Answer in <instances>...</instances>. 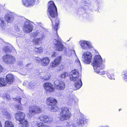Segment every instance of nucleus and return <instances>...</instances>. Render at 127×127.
Wrapping results in <instances>:
<instances>
[{
    "instance_id": "1",
    "label": "nucleus",
    "mask_w": 127,
    "mask_h": 127,
    "mask_svg": "<svg viewBox=\"0 0 127 127\" xmlns=\"http://www.w3.org/2000/svg\"><path fill=\"white\" fill-rule=\"evenodd\" d=\"M104 62L100 55H96L95 56L93 65L95 71L99 75L105 74V71L102 69L105 66Z\"/></svg>"
},
{
    "instance_id": "2",
    "label": "nucleus",
    "mask_w": 127,
    "mask_h": 127,
    "mask_svg": "<svg viewBox=\"0 0 127 127\" xmlns=\"http://www.w3.org/2000/svg\"><path fill=\"white\" fill-rule=\"evenodd\" d=\"M70 79L71 81L74 82V86L75 90L80 89L82 85L81 75L77 69L72 70L69 74Z\"/></svg>"
},
{
    "instance_id": "3",
    "label": "nucleus",
    "mask_w": 127,
    "mask_h": 127,
    "mask_svg": "<svg viewBox=\"0 0 127 127\" xmlns=\"http://www.w3.org/2000/svg\"><path fill=\"white\" fill-rule=\"evenodd\" d=\"M57 108V109L56 108V112H58L59 114L60 113L61 121L66 120L70 118L71 116V113L68 108L63 107L60 109L58 107Z\"/></svg>"
},
{
    "instance_id": "4",
    "label": "nucleus",
    "mask_w": 127,
    "mask_h": 127,
    "mask_svg": "<svg viewBox=\"0 0 127 127\" xmlns=\"http://www.w3.org/2000/svg\"><path fill=\"white\" fill-rule=\"evenodd\" d=\"M57 10L56 8V50L61 51H63L64 48V46L61 42V40L60 37L59 36L57 30L59 28V25L60 23V19L58 18H57Z\"/></svg>"
},
{
    "instance_id": "5",
    "label": "nucleus",
    "mask_w": 127,
    "mask_h": 127,
    "mask_svg": "<svg viewBox=\"0 0 127 127\" xmlns=\"http://www.w3.org/2000/svg\"><path fill=\"white\" fill-rule=\"evenodd\" d=\"M29 112L28 115L29 117H32L35 114L41 113L42 112L41 109L39 106L35 105H32L28 108Z\"/></svg>"
},
{
    "instance_id": "6",
    "label": "nucleus",
    "mask_w": 127,
    "mask_h": 127,
    "mask_svg": "<svg viewBox=\"0 0 127 127\" xmlns=\"http://www.w3.org/2000/svg\"><path fill=\"white\" fill-rule=\"evenodd\" d=\"M2 61L5 63L7 64L12 65L16 62L14 57L9 54H6L2 57Z\"/></svg>"
},
{
    "instance_id": "7",
    "label": "nucleus",
    "mask_w": 127,
    "mask_h": 127,
    "mask_svg": "<svg viewBox=\"0 0 127 127\" xmlns=\"http://www.w3.org/2000/svg\"><path fill=\"white\" fill-rule=\"evenodd\" d=\"M79 44L83 49L88 50L93 48V46L89 41L85 40H81L79 41Z\"/></svg>"
},
{
    "instance_id": "8",
    "label": "nucleus",
    "mask_w": 127,
    "mask_h": 127,
    "mask_svg": "<svg viewBox=\"0 0 127 127\" xmlns=\"http://www.w3.org/2000/svg\"><path fill=\"white\" fill-rule=\"evenodd\" d=\"M92 54L90 52H84L83 54V61L85 64H90L92 59Z\"/></svg>"
},
{
    "instance_id": "9",
    "label": "nucleus",
    "mask_w": 127,
    "mask_h": 127,
    "mask_svg": "<svg viewBox=\"0 0 127 127\" xmlns=\"http://www.w3.org/2000/svg\"><path fill=\"white\" fill-rule=\"evenodd\" d=\"M48 4V11L49 14L52 17L55 18L56 16V6L52 1H49Z\"/></svg>"
},
{
    "instance_id": "10",
    "label": "nucleus",
    "mask_w": 127,
    "mask_h": 127,
    "mask_svg": "<svg viewBox=\"0 0 127 127\" xmlns=\"http://www.w3.org/2000/svg\"><path fill=\"white\" fill-rule=\"evenodd\" d=\"M49 58L46 57H43L42 58H38L37 59V62L38 63H41L42 66H48L50 62Z\"/></svg>"
},
{
    "instance_id": "11",
    "label": "nucleus",
    "mask_w": 127,
    "mask_h": 127,
    "mask_svg": "<svg viewBox=\"0 0 127 127\" xmlns=\"http://www.w3.org/2000/svg\"><path fill=\"white\" fill-rule=\"evenodd\" d=\"M43 87L47 92L51 93L55 91V88L53 85L50 83H45L43 84Z\"/></svg>"
},
{
    "instance_id": "12",
    "label": "nucleus",
    "mask_w": 127,
    "mask_h": 127,
    "mask_svg": "<svg viewBox=\"0 0 127 127\" xmlns=\"http://www.w3.org/2000/svg\"><path fill=\"white\" fill-rule=\"evenodd\" d=\"M26 115L25 113L20 111H18L15 114V118L17 121L21 122L25 119Z\"/></svg>"
},
{
    "instance_id": "13",
    "label": "nucleus",
    "mask_w": 127,
    "mask_h": 127,
    "mask_svg": "<svg viewBox=\"0 0 127 127\" xmlns=\"http://www.w3.org/2000/svg\"><path fill=\"white\" fill-rule=\"evenodd\" d=\"M39 119L40 121L46 123L47 124H49L53 122V119L49 118L48 116L45 115H41L40 116Z\"/></svg>"
},
{
    "instance_id": "14",
    "label": "nucleus",
    "mask_w": 127,
    "mask_h": 127,
    "mask_svg": "<svg viewBox=\"0 0 127 127\" xmlns=\"http://www.w3.org/2000/svg\"><path fill=\"white\" fill-rule=\"evenodd\" d=\"M68 92H70L68 94V95H70L69 98L68 99L69 104L70 105H72L74 103L77 104L78 102V99L76 98L74 95L71 94V93L72 92V91L68 90Z\"/></svg>"
},
{
    "instance_id": "15",
    "label": "nucleus",
    "mask_w": 127,
    "mask_h": 127,
    "mask_svg": "<svg viewBox=\"0 0 127 127\" xmlns=\"http://www.w3.org/2000/svg\"><path fill=\"white\" fill-rule=\"evenodd\" d=\"M46 103L49 106H51V110L55 109L56 105V99L51 97H48L46 99Z\"/></svg>"
},
{
    "instance_id": "16",
    "label": "nucleus",
    "mask_w": 127,
    "mask_h": 127,
    "mask_svg": "<svg viewBox=\"0 0 127 127\" xmlns=\"http://www.w3.org/2000/svg\"><path fill=\"white\" fill-rule=\"evenodd\" d=\"M88 120L87 119L83 114H81L79 116L77 121V125H83L88 122Z\"/></svg>"
},
{
    "instance_id": "17",
    "label": "nucleus",
    "mask_w": 127,
    "mask_h": 127,
    "mask_svg": "<svg viewBox=\"0 0 127 127\" xmlns=\"http://www.w3.org/2000/svg\"><path fill=\"white\" fill-rule=\"evenodd\" d=\"M23 30L25 33H29L32 31V28L28 22H26L24 24Z\"/></svg>"
},
{
    "instance_id": "18",
    "label": "nucleus",
    "mask_w": 127,
    "mask_h": 127,
    "mask_svg": "<svg viewBox=\"0 0 127 127\" xmlns=\"http://www.w3.org/2000/svg\"><path fill=\"white\" fill-rule=\"evenodd\" d=\"M36 0H22L23 5L26 7L33 6L35 3Z\"/></svg>"
},
{
    "instance_id": "19",
    "label": "nucleus",
    "mask_w": 127,
    "mask_h": 127,
    "mask_svg": "<svg viewBox=\"0 0 127 127\" xmlns=\"http://www.w3.org/2000/svg\"><path fill=\"white\" fill-rule=\"evenodd\" d=\"M14 78L13 75L11 74H8L6 76V82L8 84H11L13 82Z\"/></svg>"
},
{
    "instance_id": "20",
    "label": "nucleus",
    "mask_w": 127,
    "mask_h": 127,
    "mask_svg": "<svg viewBox=\"0 0 127 127\" xmlns=\"http://www.w3.org/2000/svg\"><path fill=\"white\" fill-rule=\"evenodd\" d=\"M62 60V58L61 56L58 57L56 58V68H58V70H62L63 69V66L60 64Z\"/></svg>"
},
{
    "instance_id": "21",
    "label": "nucleus",
    "mask_w": 127,
    "mask_h": 127,
    "mask_svg": "<svg viewBox=\"0 0 127 127\" xmlns=\"http://www.w3.org/2000/svg\"><path fill=\"white\" fill-rule=\"evenodd\" d=\"M43 50V48L41 47H35L33 51L36 54H38L42 53Z\"/></svg>"
},
{
    "instance_id": "22",
    "label": "nucleus",
    "mask_w": 127,
    "mask_h": 127,
    "mask_svg": "<svg viewBox=\"0 0 127 127\" xmlns=\"http://www.w3.org/2000/svg\"><path fill=\"white\" fill-rule=\"evenodd\" d=\"M4 127H14V126L11 121L6 120L5 121Z\"/></svg>"
},
{
    "instance_id": "23",
    "label": "nucleus",
    "mask_w": 127,
    "mask_h": 127,
    "mask_svg": "<svg viewBox=\"0 0 127 127\" xmlns=\"http://www.w3.org/2000/svg\"><path fill=\"white\" fill-rule=\"evenodd\" d=\"M65 87V84L63 82H60L59 84L58 85L57 87V89L60 90H63L64 89Z\"/></svg>"
},
{
    "instance_id": "24",
    "label": "nucleus",
    "mask_w": 127,
    "mask_h": 127,
    "mask_svg": "<svg viewBox=\"0 0 127 127\" xmlns=\"http://www.w3.org/2000/svg\"><path fill=\"white\" fill-rule=\"evenodd\" d=\"M43 39L42 37L34 38L32 40L33 43L35 45H38Z\"/></svg>"
},
{
    "instance_id": "25",
    "label": "nucleus",
    "mask_w": 127,
    "mask_h": 127,
    "mask_svg": "<svg viewBox=\"0 0 127 127\" xmlns=\"http://www.w3.org/2000/svg\"><path fill=\"white\" fill-rule=\"evenodd\" d=\"M23 121L20 122V124H21L22 127H28L29 126V123L27 120L25 119Z\"/></svg>"
},
{
    "instance_id": "26",
    "label": "nucleus",
    "mask_w": 127,
    "mask_h": 127,
    "mask_svg": "<svg viewBox=\"0 0 127 127\" xmlns=\"http://www.w3.org/2000/svg\"><path fill=\"white\" fill-rule=\"evenodd\" d=\"M6 85V83L4 78H0V87H4Z\"/></svg>"
},
{
    "instance_id": "27",
    "label": "nucleus",
    "mask_w": 127,
    "mask_h": 127,
    "mask_svg": "<svg viewBox=\"0 0 127 127\" xmlns=\"http://www.w3.org/2000/svg\"><path fill=\"white\" fill-rule=\"evenodd\" d=\"M122 75L123 79L125 81H127V70L124 71Z\"/></svg>"
},
{
    "instance_id": "28",
    "label": "nucleus",
    "mask_w": 127,
    "mask_h": 127,
    "mask_svg": "<svg viewBox=\"0 0 127 127\" xmlns=\"http://www.w3.org/2000/svg\"><path fill=\"white\" fill-rule=\"evenodd\" d=\"M64 127H76V125L71 121H68L67 122L66 126Z\"/></svg>"
},
{
    "instance_id": "29",
    "label": "nucleus",
    "mask_w": 127,
    "mask_h": 127,
    "mask_svg": "<svg viewBox=\"0 0 127 127\" xmlns=\"http://www.w3.org/2000/svg\"><path fill=\"white\" fill-rule=\"evenodd\" d=\"M2 112L3 114L6 116L7 118H8V119H11V115L9 112L5 110L3 111Z\"/></svg>"
},
{
    "instance_id": "30",
    "label": "nucleus",
    "mask_w": 127,
    "mask_h": 127,
    "mask_svg": "<svg viewBox=\"0 0 127 127\" xmlns=\"http://www.w3.org/2000/svg\"><path fill=\"white\" fill-rule=\"evenodd\" d=\"M3 50L6 53L11 52V50L10 47L8 46H5L4 47Z\"/></svg>"
},
{
    "instance_id": "31",
    "label": "nucleus",
    "mask_w": 127,
    "mask_h": 127,
    "mask_svg": "<svg viewBox=\"0 0 127 127\" xmlns=\"http://www.w3.org/2000/svg\"><path fill=\"white\" fill-rule=\"evenodd\" d=\"M107 75L108 78L110 79L111 80L115 79L114 73H112L111 74L108 73L107 74Z\"/></svg>"
},
{
    "instance_id": "32",
    "label": "nucleus",
    "mask_w": 127,
    "mask_h": 127,
    "mask_svg": "<svg viewBox=\"0 0 127 127\" xmlns=\"http://www.w3.org/2000/svg\"><path fill=\"white\" fill-rule=\"evenodd\" d=\"M37 127H49L47 125L45 126L43 123L39 122L37 124Z\"/></svg>"
},
{
    "instance_id": "33",
    "label": "nucleus",
    "mask_w": 127,
    "mask_h": 127,
    "mask_svg": "<svg viewBox=\"0 0 127 127\" xmlns=\"http://www.w3.org/2000/svg\"><path fill=\"white\" fill-rule=\"evenodd\" d=\"M22 104L17 105H16L15 108L18 110H22L23 108L22 106Z\"/></svg>"
},
{
    "instance_id": "34",
    "label": "nucleus",
    "mask_w": 127,
    "mask_h": 127,
    "mask_svg": "<svg viewBox=\"0 0 127 127\" xmlns=\"http://www.w3.org/2000/svg\"><path fill=\"white\" fill-rule=\"evenodd\" d=\"M50 66L52 68L56 66V59L50 64Z\"/></svg>"
},
{
    "instance_id": "35",
    "label": "nucleus",
    "mask_w": 127,
    "mask_h": 127,
    "mask_svg": "<svg viewBox=\"0 0 127 127\" xmlns=\"http://www.w3.org/2000/svg\"><path fill=\"white\" fill-rule=\"evenodd\" d=\"M5 19L7 22H9L10 20L11 17L9 15H6L5 17Z\"/></svg>"
},
{
    "instance_id": "36",
    "label": "nucleus",
    "mask_w": 127,
    "mask_h": 127,
    "mask_svg": "<svg viewBox=\"0 0 127 127\" xmlns=\"http://www.w3.org/2000/svg\"><path fill=\"white\" fill-rule=\"evenodd\" d=\"M0 26L1 28H3L6 26V25L3 20H1V23L0 24Z\"/></svg>"
},
{
    "instance_id": "37",
    "label": "nucleus",
    "mask_w": 127,
    "mask_h": 127,
    "mask_svg": "<svg viewBox=\"0 0 127 127\" xmlns=\"http://www.w3.org/2000/svg\"><path fill=\"white\" fill-rule=\"evenodd\" d=\"M68 75V73L67 72H63L61 74L60 76L61 77L64 78Z\"/></svg>"
},
{
    "instance_id": "38",
    "label": "nucleus",
    "mask_w": 127,
    "mask_h": 127,
    "mask_svg": "<svg viewBox=\"0 0 127 127\" xmlns=\"http://www.w3.org/2000/svg\"><path fill=\"white\" fill-rule=\"evenodd\" d=\"M3 96L4 98H6L7 100H9L10 99V95L7 94H4Z\"/></svg>"
},
{
    "instance_id": "39",
    "label": "nucleus",
    "mask_w": 127,
    "mask_h": 127,
    "mask_svg": "<svg viewBox=\"0 0 127 127\" xmlns=\"http://www.w3.org/2000/svg\"><path fill=\"white\" fill-rule=\"evenodd\" d=\"M50 78V76L48 75H45L42 78L45 80H48Z\"/></svg>"
},
{
    "instance_id": "40",
    "label": "nucleus",
    "mask_w": 127,
    "mask_h": 127,
    "mask_svg": "<svg viewBox=\"0 0 127 127\" xmlns=\"http://www.w3.org/2000/svg\"><path fill=\"white\" fill-rule=\"evenodd\" d=\"M75 63L78 66H81V64L80 62L78 59H77L76 60H75Z\"/></svg>"
},
{
    "instance_id": "41",
    "label": "nucleus",
    "mask_w": 127,
    "mask_h": 127,
    "mask_svg": "<svg viewBox=\"0 0 127 127\" xmlns=\"http://www.w3.org/2000/svg\"><path fill=\"white\" fill-rule=\"evenodd\" d=\"M4 68L0 64V73L3 71Z\"/></svg>"
},
{
    "instance_id": "42",
    "label": "nucleus",
    "mask_w": 127,
    "mask_h": 127,
    "mask_svg": "<svg viewBox=\"0 0 127 127\" xmlns=\"http://www.w3.org/2000/svg\"><path fill=\"white\" fill-rule=\"evenodd\" d=\"M16 100H18V102L19 103H20V104H22L21 103V101L22 98H15Z\"/></svg>"
},
{
    "instance_id": "43",
    "label": "nucleus",
    "mask_w": 127,
    "mask_h": 127,
    "mask_svg": "<svg viewBox=\"0 0 127 127\" xmlns=\"http://www.w3.org/2000/svg\"><path fill=\"white\" fill-rule=\"evenodd\" d=\"M83 4L85 6H88L89 5V4L86 1L83 2Z\"/></svg>"
},
{
    "instance_id": "44",
    "label": "nucleus",
    "mask_w": 127,
    "mask_h": 127,
    "mask_svg": "<svg viewBox=\"0 0 127 127\" xmlns=\"http://www.w3.org/2000/svg\"><path fill=\"white\" fill-rule=\"evenodd\" d=\"M98 127H109V126L108 125H106L105 126H103L102 125H100Z\"/></svg>"
},
{
    "instance_id": "45",
    "label": "nucleus",
    "mask_w": 127,
    "mask_h": 127,
    "mask_svg": "<svg viewBox=\"0 0 127 127\" xmlns=\"http://www.w3.org/2000/svg\"><path fill=\"white\" fill-rule=\"evenodd\" d=\"M2 127V124H1V123L0 121V127Z\"/></svg>"
},
{
    "instance_id": "46",
    "label": "nucleus",
    "mask_w": 127,
    "mask_h": 127,
    "mask_svg": "<svg viewBox=\"0 0 127 127\" xmlns=\"http://www.w3.org/2000/svg\"><path fill=\"white\" fill-rule=\"evenodd\" d=\"M73 52L74 53H75V55L76 56V54L75 53V51H74V50H73Z\"/></svg>"
},
{
    "instance_id": "47",
    "label": "nucleus",
    "mask_w": 127,
    "mask_h": 127,
    "mask_svg": "<svg viewBox=\"0 0 127 127\" xmlns=\"http://www.w3.org/2000/svg\"><path fill=\"white\" fill-rule=\"evenodd\" d=\"M62 127L61 126H57V127Z\"/></svg>"
},
{
    "instance_id": "48",
    "label": "nucleus",
    "mask_w": 127,
    "mask_h": 127,
    "mask_svg": "<svg viewBox=\"0 0 127 127\" xmlns=\"http://www.w3.org/2000/svg\"><path fill=\"white\" fill-rule=\"evenodd\" d=\"M55 54V53H54V54H53V55H52V57H53V56H54Z\"/></svg>"
},
{
    "instance_id": "49",
    "label": "nucleus",
    "mask_w": 127,
    "mask_h": 127,
    "mask_svg": "<svg viewBox=\"0 0 127 127\" xmlns=\"http://www.w3.org/2000/svg\"><path fill=\"white\" fill-rule=\"evenodd\" d=\"M37 34V33L35 34V36H36V35Z\"/></svg>"
},
{
    "instance_id": "50",
    "label": "nucleus",
    "mask_w": 127,
    "mask_h": 127,
    "mask_svg": "<svg viewBox=\"0 0 127 127\" xmlns=\"http://www.w3.org/2000/svg\"><path fill=\"white\" fill-rule=\"evenodd\" d=\"M56 102H57V101L56 100Z\"/></svg>"
},
{
    "instance_id": "51",
    "label": "nucleus",
    "mask_w": 127,
    "mask_h": 127,
    "mask_svg": "<svg viewBox=\"0 0 127 127\" xmlns=\"http://www.w3.org/2000/svg\"><path fill=\"white\" fill-rule=\"evenodd\" d=\"M51 21H52V20H51Z\"/></svg>"
}]
</instances>
